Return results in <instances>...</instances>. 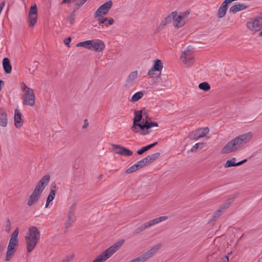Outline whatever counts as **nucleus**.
<instances>
[{
  "instance_id": "nucleus-1",
  "label": "nucleus",
  "mask_w": 262,
  "mask_h": 262,
  "mask_svg": "<svg viewBox=\"0 0 262 262\" xmlns=\"http://www.w3.org/2000/svg\"><path fill=\"white\" fill-rule=\"evenodd\" d=\"M252 137V133L249 132L234 138L224 146L221 151L222 153L229 154L240 149L251 140Z\"/></svg>"
},
{
  "instance_id": "nucleus-2",
  "label": "nucleus",
  "mask_w": 262,
  "mask_h": 262,
  "mask_svg": "<svg viewBox=\"0 0 262 262\" xmlns=\"http://www.w3.org/2000/svg\"><path fill=\"white\" fill-rule=\"evenodd\" d=\"M40 234L35 226L30 227L25 236L27 251L31 253L37 245L40 239Z\"/></svg>"
},
{
  "instance_id": "nucleus-3",
  "label": "nucleus",
  "mask_w": 262,
  "mask_h": 262,
  "mask_svg": "<svg viewBox=\"0 0 262 262\" xmlns=\"http://www.w3.org/2000/svg\"><path fill=\"white\" fill-rule=\"evenodd\" d=\"M18 232L19 229L16 228L11 235L5 257V260L6 261H10L16 252V247L18 242Z\"/></svg>"
},
{
  "instance_id": "nucleus-4",
  "label": "nucleus",
  "mask_w": 262,
  "mask_h": 262,
  "mask_svg": "<svg viewBox=\"0 0 262 262\" xmlns=\"http://www.w3.org/2000/svg\"><path fill=\"white\" fill-rule=\"evenodd\" d=\"M124 243V240H120L115 243L113 246H111L99 255H98L93 262H104L111 257L113 254L117 251L119 248Z\"/></svg>"
},
{
  "instance_id": "nucleus-5",
  "label": "nucleus",
  "mask_w": 262,
  "mask_h": 262,
  "mask_svg": "<svg viewBox=\"0 0 262 262\" xmlns=\"http://www.w3.org/2000/svg\"><path fill=\"white\" fill-rule=\"evenodd\" d=\"M21 89L24 92L22 96L23 104L34 106L35 103V96L33 90L28 87L23 82L21 83Z\"/></svg>"
},
{
  "instance_id": "nucleus-6",
  "label": "nucleus",
  "mask_w": 262,
  "mask_h": 262,
  "mask_svg": "<svg viewBox=\"0 0 262 262\" xmlns=\"http://www.w3.org/2000/svg\"><path fill=\"white\" fill-rule=\"evenodd\" d=\"M112 6L113 2L111 0L104 3L101 5L95 12V18L100 17L102 15L107 14L112 7Z\"/></svg>"
},
{
  "instance_id": "nucleus-7",
  "label": "nucleus",
  "mask_w": 262,
  "mask_h": 262,
  "mask_svg": "<svg viewBox=\"0 0 262 262\" xmlns=\"http://www.w3.org/2000/svg\"><path fill=\"white\" fill-rule=\"evenodd\" d=\"M194 57L192 54L191 47H187L183 52L181 56L182 62L187 66H191L193 62Z\"/></svg>"
},
{
  "instance_id": "nucleus-8",
  "label": "nucleus",
  "mask_w": 262,
  "mask_h": 262,
  "mask_svg": "<svg viewBox=\"0 0 262 262\" xmlns=\"http://www.w3.org/2000/svg\"><path fill=\"white\" fill-rule=\"evenodd\" d=\"M209 129L207 127L200 128L190 133L189 138L191 140L197 141L205 137L209 133Z\"/></svg>"
},
{
  "instance_id": "nucleus-9",
  "label": "nucleus",
  "mask_w": 262,
  "mask_h": 262,
  "mask_svg": "<svg viewBox=\"0 0 262 262\" xmlns=\"http://www.w3.org/2000/svg\"><path fill=\"white\" fill-rule=\"evenodd\" d=\"M262 26V17L260 16L255 17L251 19L247 23L248 29L253 31H258L260 29Z\"/></svg>"
},
{
  "instance_id": "nucleus-10",
  "label": "nucleus",
  "mask_w": 262,
  "mask_h": 262,
  "mask_svg": "<svg viewBox=\"0 0 262 262\" xmlns=\"http://www.w3.org/2000/svg\"><path fill=\"white\" fill-rule=\"evenodd\" d=\"M131 130L135 133L139 134L143 136L146 135L149 133L147 129H146L145 122L144 123L138 122L133 124L131 127Z\"/></svg>"
},
{
  "instance_id": "nucleus-11",
  "label": "nucleus",
  "mask_w": 262,
  "mask_h": 262,
  "mask_svg": "<svg viewBox=\"0 0 262 262\" xmlns=\"http://www.w3.org/2000/svg\"><path fill=\"white\" fill-rule=\"evenodd\" d=\"M76 211V206L75 205H72L69 209L67 220L65 223V227L68 229L71 227L72 224L75 221V213Z\"/></svg>"
},
{
  "instance_id": "nucleus-12",
  "label": "nucleus",
  "mask_w": 262,
  "mask_h": 262,
  "mask_svg": "<svg viewBox=\"0 0 262 262\" xmlns=\"http://www.w3.org/2000/svg\"><path fill=\"white\" fill-rule=\"evenodd\" d=\"M37 19V10L36 5L32 6L30 9L29 13V26L33 27L36 23Z\"/></svg>"
},
{
  "instance_id": "nucleus-13",
  "label": "nucleus",
  "mask_w": 262,
  "mask_h": 262,
  "mask_svg": "<svg viewBox=\"0 0 262 262\" xmlns=\"http://www.w3.org/2000/svg\"><path fill=\"white\" fill-rule=\"evenodd\" d=\"M112 147L116 148L117 150L115 153L125 156H130L133 154V152L129 149L117 144H112Z\"/></svg>"
},
{
  "instance_id": "nucleus-14",
  "label": "nucleus",
  "mask_w": 262,
  "mask_h": 262,
  "mask_svg": "<svg viewBox=\"0 0 262 262\" xmlns=\"http://www.w3.org/2000/svg\"><path fill=\"white\" fill-rule=\"evenodd\" d=\"M91 47V50H92L98 52H101L105 48V44L101 40L92 39Z\"/></svg>"
},
{
  "instance_id": "nucleus-15",
  "label": "nucleus",
  "mask_w": 262,
  "mask_h": 262,
  "mask_svg": "<svg viewBox=\"0 0 262 262\" xmlns=\"http://www.w3.org/2000/svg\"><path fill=\"white\" fill-rule=\"evenodd\" d=\"M163 65L160 59L155 60L154 66L148 71V75L150 76H152L155 73V71L160 72L162 70Z\"/></svg>"
},
{
  "instance_id": "nucleus-16",
  "label": "nucleus",
  "mask_w": 262,
  "mask_h": 262,
  "mask_svg": "<svg viewBox=\"0 0 262 262\" xmlns=\"http://www.w3.org/2000/svg\"><path fill=\"white\" fill-rule=\"evenodd\" d=\"M161 247V244H160L155 245L153 247H152L150 249V250L145 252L142 254L146 259V260H147L150 257H151L155 253H156L157 252V251L160 249Z\"/></svg>"
},
{
  "instance_id": "nucleus-17",
  "label": "nucleus",
  "mask_w": 262,
  "mask_h": 262,
  "mask_svg": "<svg viewBox=\"0 0 262 262\" xmlns=\"http://www.w3.org/2000/svg\"><path fill=\"white\" fill-rule=\"evenodd\" d=\"M231 202V201L230 200L221 205L220 208L218 209L213 214V220H215L219 216H220L223 213L224 210L229 207V204Z\"/></svg>"
},
{
  "instance_id": "nucleus-18",
  "label": "nucleus",
  "mask_w": 262,
  "mask_h": 262,
  "mask_svg": "<svg viewBox=\"0 0 262 262\" xmlns=\"http://www.w3.org/2000/svg\"><path fill=\"white\" fill-rule=\"evenodd\" d=\"M23 120L20 111L18 108L15 110L14 125L16 128H19L23 125Z\"/></svg>"
},
{
  "instance_id": "nucleus-19",
  "label": "nucleus",
  "mask_w": 262,
  "mask_h": 262,
  "mask_svg": "<svg viewBox=\"0 0 262 262\" xmlns=\"http://www.w3.org/2000/svg\"><path fill=\"white\" fill-rule=\"evenodd\" d=\"M173 25L176 28H179L183 26L187 21L184 19L180 14H176L174 17H173Z\"/></svg>"
},
{
  "instance_id": "nucleus-20",
  "label": "nucleus",
  "mask_w": 262,
  "mask_h": 262,
  "mask_svg": "<svg viewBox=\"0 0 262 262\" xmlns=\"http://www.w3.org/2000/svg\"><path fill=\"white\" fill-rule=\"evenodd\" d=\"M168 217L167 216H162L157 218H155L153 220H150L146 222L145 224L147 228H149L160 222L166 221Z\"/></svg>"
},
{
  "instance_id": "nucleus-21",
  "label": "nucleus",
  "mask_w": 262,
  "mask_h": 262,
  "mask_svg": "<svg viewBox=\"0 0 262 262\" xmlns=\"http://www.w3.org/2000/svg\"><path fill=\"white\" fill-rule=\"evenodd\" d=\"M56 187L57 185L55 182H53L51 184L50 193L47 199V200L48 201V202H51L54 199L55 196Z\"/></svg>"
},
{
  "instance_id": "nucleus-22",
  "label": "nucleus",
  "mask_w": 262,
  "mask_h": 262,
  "mask_svg": "<svg viewBox=\"0 0 262 262\" xmlns=\"http://www.w3.org/2000/svg\"><path fill=\"white\" fill-rule=\"evenodd\" d=\"M248 6H246L244 4H238L232 6L230 7L229 11L232 13H236V12L241 10H244L248 8Z\"/></svg>"
},
{
  "instance_id": "nucleus-23",
  "label": "nucleus",
  "mask_w": 262,
  "mask_h": 262,
  "mask_svg": "<svg viewBox=\"0 0 262 262\" xmlns=\"http://www.w3.org/2000/svg\"><path fill=\"white\" fill-rule=\"evenodd\" d=\"M40 196L41 195L33 191L29 196V198L28 200L27 205L29 206H31L33 204H34L38 200Z\"/></svg>"
},
{
  "instance_id": "nucleus-24",
  "label": "nucleus",
  "mask_w": 262,
  "mask_h": 262,
  "mask_svg": "<svg viewBox=\"0 0 262 262\" xmlns=\"http://www.w3.org/2000/svg\"><path fill=\"white\" fill-rule=\"evenodd\" d=\"M3 66L6 73L9 74L12 71V66L9 59L8 58H4L3 60Z\"/></svg>"
},
{
  "instance_id": "nucleus-25",
  "label": "nucleus",
  "mask_w": 262,
  "mask_h": 262,
  "mask_svg": "<svg viewBox=\"0 0 262 262\" xmlns=\"http://www.w3.org/2000/svg\"><path fill=\"white\" fill-rule=\"evenodd\" d=\"M8 124V119L7 114L3 111H0V125L2 127H6Z\"/></svg>"
},
{
  "instance_id": "nucleus-26",
  "label": "nucleus",
  "mask_w": 262,
  "mask_h": 262,
  "mask_svg": "<svg viewBox=\"0 0 262 262\" xmlns=\"http://www.w3.org/2000/svg\"><path fill=\"white\" fill-rule=\"evenodd\" d=\"M138 76V72L135 71L132 72L128 76L126 81V85H130L132 84L135 80L136 79Z\"/></svg>"
},
{
  "instance_id": "nucleus-27",
  "label": "nucleus",
  "mask_w": 262,
  "mask_h": 262,
  "mask_svg": "<svg viewBox=\"0 0 262 262\" xmlns=\"http://www.w3.org/2000/svg\"><path fill=\"white\" fill-rule=\"evenodd\" d=\"M50 177L49 175H45L40 179V180L37 183V184L45 189L47 185L48 184L50 181Z\"/></svg>"
},
{
  "instance_id": "nucleus-28",
  "label": "nucleus",
  "mask_w": 262,
  "mask_h": 262,
  "mask_svg": "<svg viewBox=\"0 0 262 262\" xmlns=\"http://www.w3.org/2000/svg\"><path fill=\"white\" fill-rule=\"evenodd\" d=\"M176 14L177 12H172L169 15L167 16L162 20L161 25L164 26L170 23L172 19H173V17H174Z\"/></svg>"
},
{
  "instance_id": "nucleus-29",
  "label": "nucleus",
  "mask_w": 262,
  "mask_h": 262,
  "mask_svg": "<svg viewBox=\"0 0 262 262\" xmlns=\"http://www.w3.org/2000/svg\"><path fill=\"white\" fill-rule=\"evenodd\" d=\"M158 144V142H154L152 144H149L147 146H144V147H142L141 149H139L138 151H137V154L138 155H142L143 154L144 152H145L146 151L148 150V149L152 148L154 146H155V145H156L157 144Z\"/></svg>"
},
{
  "instance_id": "nucleus-30",
  "label": "nucleus",
  "mask_w": 262,
  "mask_h": 262,
  "mask_svg": "<svg viewBox=\"0 0 262 262\" xmlns=\"http://www.w3.org/2000/svg\"><path fill=\"white\" fill-rule=\"evenodd\" d=\"M135 117L133 119V124H135L138 122H140L143 117L142 111H137L134 113Z\"/></svg>"
},
{
  "instance_id": "nucleus-31",
  "label": "nucleus",
  "mask_w": 262,
  "mask_h": 262,
  "mask_svg": "<svg viewBox=\"0 0 262 262\" xmlns=\"http://www.w3.org/2000/svg\"><path fill=\"white\" fill-rule=\"evenodd\" d=\"M91 43L92 40H88L80 42L78 43L76 46L77 47H82L87 49L91 50Z\"/></svg>"
},
{
  "instance_id": "nucleus-32",
  "label": "nucleus",
  "mask_w": 262,
  "mask_h": 262,
  "mask_svg": "<svg viewBox=\"0 0 262 262\" xmlns=\"http://www.w3.org/2000/svg\"><path fill=\"white\" fill-rule=\"evenodd\" d=\"M160 155V154L159 152H155L154 154L148 155L145 157V159L148 164L158 159Z\"/></svg>"
},
{
  "instance_id": "nucleus-33",
  "label": "nucleus",
  "mask_w": 262,
  "mask_h": 262,
  "mask_svg": "<svg viewBox=\"0 0 262 262\" xmlns=\"http://www.w3.org/2000/svg\"><path fill=\"white\" fill-rule=\"evenodd\" d=\"M143 96V93L142 92H138L133 95L131 98V101L132 102H136L141 99Z\"/></svg>"
},
{
  "instance_id": "nucleus-34",
  "label": "nucleus",
  "mask_w": 262,
  "mask_h": 262,
  "mask_svg": "<svg viewBox=\"0 0 262 262\" xmlns=\"http://www.w3.org/2000/svg\"><path fill=\"white\" fill-rule=\"evenodd\" d=\"M199 88L204 91H208L210 89V85L207 82H203L199 84Z\"/></svg>"
},
{
  "instance_id": "nucleus-35",
  "label": "nucleus",
  "mask_w": 262,
  "mask_h": 262,
  "mask_svg": "<svg viewBox=\"0 0 262 262\" xmlns=\"http://www.w3.org/2000/svg\"><path fill=\"white\" fill-rule=\"evenodd\" d=\"M235 158H232L231 159L227 160L225 164V167L228 168L232 166H235Z\"/></svg>"
},
{
  "instance_id": "nucleus-36",
  "label": "nucleus",
  "mask_w": 262,
  "mask_h": 262,
  "mask_svg": "<svg viewBox=\"0 0 262 262\" xmlns=\"http://www.w3.org/2000/svg\"><path fill=\"white\" fill-rule=\"evenodd\" d=\"M4 230L7 233L9 232L11 229V222L9 219H7L3 225Z\"/></svg>"
},
{
  "instance_id": "nucleus-37",
  "label": "nucleus",
  "mask_w": 262,
  "mask_h": 262,
  "mask_svg": "<svg viewBox=\"0 0 262 262\" xmlns=\"http://www.w3.org/2000/svg\"><path fill=\"white\" fill-rule=\"evenodd\" d=\"M226 11L227 8H224L220 6L218 10L217 17L220 18L223 17L225 15Z\"/></svg>"
},
{
  "instance_id": "nucleus-38",
  "label": "nucleus",
  "mask_w": 262,
  "mask_h": 262,
  "mask_svg": "<svg viewBox=\"0 0 262 262\" xmlns=\"http://www.w3.org/2000/svg\"><path fill=\"white\" fill-rule=\"evenodd\" d=\"M147 228H148L145 223L144 224L141 225L139 227L135 229L133 233L135 234H138Z\"/></svg>"
},
{
  "instance_id": "nucleus-39",
  "label": "nucleus",
  "mask_w": 262,
  "mask_h": 262,
  "mask_svg": "<svg viewBox=\"0 0 262 262\" xmlns=\"http://www.w3.org/2000/svg\"><path fill=\"white\" fill-rule=\"evenodd\" d=\"M138 169H139V168L138 165L137 164V163H135L133 165L130 166L129 168H128L127 169H126V173H130L136 171Z\"/></svg>"
},
{
  "instance_id": "nucleus-40",
  "label": "nucleus",
  "mask_w": 262,
  "mask_h": 262,
  "mask_svg": "<svg viewBox=\"0 0 262 262\" xmlns=\"http://www.w3.org/2000/svg\"><path fill=\"white\" fill-rule=\"evenodd\" d=\"M145 122L146 124V129L147 130L151 127L158 126V123L155 122H151L149 121L148 120H146Z\"/></svg>"
},
{
  "instance_id": "nucleus-41",
  "label": "nucleus",
  "mask_w": 262,
  "mask_h": 262,
  "mask_svg": "<svg viewBox=\"0 0 262 262\" xmlns=\"http://www.w3.org/2000/svg\"><path fill=\"white\" fill-rule=\"evenodd\" d=\"M139 168H141L148 164L145 158L140 160L136 163Z\"/></svg>"
},
{
  "instance_id": "nucleus-42",
  "label": "nucleus",
  "mask_w": 262,
  "mask_h": 262,
  "mask_svg": "<svg viewBox=\"0 0 262 262\" xmlns=\"http://www.w3.org/2000/svg\"><path fill=\"white\" fill-rule=\"evenodd\" d=\"M38 66V62L36 61H34L32 63V67L29 69L31 73H33L37 69Z\"/></svg>"
},
{
  "instance_id": "nucleus-43",
  "label": "nucleus",
  "mask_w": 262,
  "mask_h": 262,
  "mask_svg": "<svg viewBox=\"0 0 262 262\" xmlns=\"http://www.w3.org/2000/svg\"><path fill=\"white\" fill-rule=\"evenodd\" d=\"M203 143H197L191 148V150L192 151H195L199 148H202L203 147Z\"/></svg>"
},
{
  "instance_id": "nucleus-44",
  "label": "nucleus",
  "mask_w": 262,
  "mask_h": 262,
  "mask_svg": "<svg viewBox=\"0 0 262 262\" xmlns=\"http://www.w3.org/2000/svg\"><path fill=\"white\" fill-rule=\"evenodd\" d=\"M45 189L43 188V187L40 186L39 185H38V184H36V187L34 189V191L35 192V193H37L40 195L41 194L42 191H43Z\"/></svg>"
},
{
  "instance_id": "nucleus-45",
  "label": "nucleus",
  "mask_w": 262,
  "mask_h": 262,
  "mask_svg": "<svg viewBox=\"0 0 262 262\" xmlns=\"http://www.w3.org/2000/svg\"><path fill=\"white\" fill-rule=\"evenodd\" d=\"M146 260V259L145 258V257H144L143 254H142L140 256H139V257L133 259L130 262H144Z\"/></svg>"
},
{
  "instance_id": "nucleus-46",
  "label": "nucleus",
  "mask_w": 262,
  "mask_h": 262,
  "mask_svg": "<svg viewBox=\"0 0 262 262\" xmlns=\"http://www.w3.org/2000/svg\"><path fill=\"white\" fill-rule=\"evenodd\" d=\"M190 13V11L189 10H186L184 12H181L180 13V15L183 17V18L185 19L187 21H188V16Z\"/></svg>"
},
{
  "instance_id": "nucleus-47",
  "label": "nucleus",
  "mask_w": 262,
  "mask_h": 262,
  "mask_svg": "<svg viewBox=\"0 0 262 262\" xmlns=\"http://www.w3.org/2000/svg\"><path fill=\"white\" fill-rule=\"evenodd\" d=\"M98 19V24H99V25H101L103 24H104L105 21H106L107 20V18L106 17H103V18H101L100 17H98L97 18Z\"/></svg>"
},
{
  "instance_id": "nucleus-48",
  "label": "nucleus",
  "mask_w": 262,
  "mask_h": 262,
  "mask_svg": "<svg viewBox=\"0 0 262 262\" xmlns=\"http://www.w3.org/2000/svg\"><path fill=\"white\" fill-rule=\"evenodd\" d=\"M73 256V255H68L62 260V262H69L71 259H72Z\"/></svg>"
},
{
  "instance_id": "nucleus-49",
  "label": "nucleus",
  "mask_w": 262,
  "mask_h": 262,
  "mask_svg": "<svg viewBox=\"0 0 262 262\" xmlns=\"http://www.w3.org/2000/svg\"><path fill=\"white\" fill-rule=\"evenodd\" d=\"M71 41V37L66 38L64 40V44L66 45L67 46H68V47L70 46L69 45H70Z\"/></svg>"
},
{
  "instance_id": "nucleus-50",
  "label": "nucleus",
  "mask_w": 262,
  "mask_h": 262,
  "mask_svg": "<svg viewBox=\"0 0 262 262\" xmlns=\"http://www.w3.org/2000/svg\"><path fill=\"white\" fill-rule=\"evenodd\" d=\"M229 4V3L227 2V0H225L223 3L221 4V7L227 8V6Z\"/></svg>"
},
{
  "instance_id": "nucleus-51",
  "label": "nucleus",
  "mask_w": 262,
  "mask_h": 262,
  "mask_svg": "<svg viewBox=\"0 0 262 262\" xmlns=\"http://www.w3.org/2000/svg\"><path fill=\"white\" fill-rule=\"evenodd\" d=\"M114 23V19L113 18H110L107 20V24L108 25H105L106 27H107L108 25H112Z\"/></svg>"
},
{
  "instance_id": "nucleus-52",
  "label": "nucleus",
  "mask_w": 262,
  "mask_h": 262,
  "mask_svg": "<svg viewBox=\"0 0 262 262\" xmlns=\"http://www.w3.org/2000/svg\"><path fill=\"white\" fill-rule=\"evenodd\" d=\"M247 161V159H244L238 162H237L235 163V166H239V165L244 164V163H245Z\"/></svg>"
},
{
  "instance_id": "nucleus-53",
  "label": "nucleus",
  "mask_w": 262,
  "mask_h": 262,
  "mask_svg": "<svg viewBox=\"0 0 262 262\" xmlns=\"http://www.w3.org/2000/svg\"><path fill=\"white\" fill-rule=\"evenodd\" d=\"M219 251V248L218 247H215L214 250L211 252V255H214Z\"/></svg>"
},
{
  "instance_id": "nucleus-54",
  "label": "nucleus",
  "mask_w": 262,
  "mask_h": 262,
  "mask_svg": "<svg viewBox=\"0 0 262 262\" xmlns=\"http://www.w3.org/2000/svg\"><path fill=\"white\" fill-rule=\"evenodd\" d=\"M5 2H3L0 4V14L1 13L2 11L3 10L4 7H5Z\"/></svg>"
},
{
  "instance_id": "nucleus-55",
  "label": "nucleus",
  "mask_w": 262,
  "mask_h": 262,
  "mask_svg": "<svg viewBox=\"0 0 262 262\" xmlns=\"http://www.w3.org/2000/svg\"><path fill=\"white\" fill-rule=\"evenodd\" d=\"M76 0H62L63 4H70L72 2H75Z\"/></svg>"
},
{
  "instance_id": "nucleus-56",
  "label": "nucleus",
  "mask_w": 262,
  "mask_h": 262,
  "mask_svg": "<svg viewBox=\"0 0 262 262\" xmlns=\"http://www.w3.org/2000/svg\"><path fill=\"white\" fill-rule=\"evenodd\" d=\"M89 126V123L88 122V120H84V124L82 126V127L83 128H86L88 126Z\"/></svg>"
},
{
  "instance_id": "nucleus-57",
  "label": "nucleus",
  "mask_w": 262,
  "mask_h": 262,
  "mask_svg": "<svg viewBox=\"0 0 262 262\" xmlns=\"http://www.w3.org/2000/svg\"><path fill=\"white\" fill-rule=\"evenodd\" d=\"M74 17H73V16H70L68 18V20H69V22H70V23L71 24H73V21H74Z\"/></svg>"
},
{
  "instance_id": "nucleus-58",
  "label": "nucleus",
  "mask_w": 262,
  "mask_h": 262,
  "mask_svg": "<svg viewBox=\"0 0 262 262\" xmlns=\"http://www.w3.org/2000/svg\"><path fill=\"white\" fill-rule=\"evenodd\" d=\"M86 2H84L83 0H80V1L77 3V5L79 7L82 6Z\"/></svg>"
},
{
  "instance_id": "nucleus-59",
  "label": "nucleus",
  "mask_w": 262,
  "mask_h": 262,
  "mask_svg": "<svg viewBox=\"0 0 262 262\" xmlns=\"http://www.w3.org/2000/svg\"><path fill=\"white\" fill-rule=\"evenodd\" d=\"M86 2H84L83 0H80V1L77 3V5L79 7L82 6Z\"/></svg>"
},
{
  "instance_id": "nucleus-60",
  "label": "nucleus",
  "mask_w": 262,
  "mask_h": 262,
  "mask_svg": "<svg viewBox=\"0 0 262 262\" xmlns=\"http://www.w3.org/2000/svg\"><path fill=\"white\" fill-rule=\"evenodd\" d=\"M50 202H48V200H46V206L45 207L47 208L48 207L49 205V203Z\"/></svg>"
},
{
  "instance_id": "nucleus-61",
  "label": "nucleus",
  "mask_w": 262,
  "mask_h": 262,
  "mask_svg": "<svg viewBox=\"0 0 262 262\" xmlns=\"http://www.w3.org/2000/svg\"><path fill=\"white\" fill-rule=\"evenodd\" d=\"M259 36H262V31L259 33Z\"/></svg>"
},
{
  "instance_id": "nucleus-62",
  "label": "nucleus",
  "mask_w": 262,
  "mask_h": 262,
  "mask_svg": "<svg viewBox=\"0 0 262 262\" xmlns=\"http://www.w3.org/2000/svg\"><path fill=\"white\" fill-rule=\"evenodd\" d=\"M2 250V248L0 246V253H1Z\"/></svg>"
},
{
  "instance_id": "nucleus-63",
  "label": "nucleus",
  "mask_w": 262,
  "mask_h": 262,
  "mask_svg": "<svg viewBox=\"0 0 262 262\" xmlns=\"http://www.w3.org/2000/svg\"><path fill=\"white\" fill-rule=\"evenodd\" d=\"M88 0H83L84 2H86Z\"/></svg>"
}]
</instances>
